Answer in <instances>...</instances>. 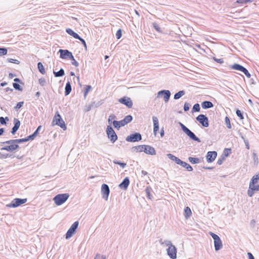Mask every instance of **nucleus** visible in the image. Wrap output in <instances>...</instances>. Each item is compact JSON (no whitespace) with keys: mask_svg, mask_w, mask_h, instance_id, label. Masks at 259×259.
Returning a JSON list of instances; mask_svg holds the SVG:
<instances>
[{"mask_svg":"<svg viewBox=\"0 0 259 259\" xmlns=\"http://www.w3.org/2000/svg\"><path fill=\"white\" fill-rule=\"evenodd\" d=\"M153 121V130H159V122L157 117H152Z\"/></svg>","mask_w":259,"mask_h":259,"instance_id":"32","label":"nucleus"},{"mask_svg":"<svg viewBox=\"0 0 259 259\" xmlns=\"http://www.w3.org/2000/svg\"><path fill=\"white\" fill-rule=\"evenodd\" d=\"M152 26H153V28L157 32H160V33L162 32V30L161 28L159 26V25L156 22H153L152 23Z\"/></svg>","mask_w":259,"mask_h":259,"instance_id":"42","label":"nucleus"},{"mask_svg":"<svg viewBox=\"0 0 259 259\" xmlns=\"http://www.w3.org/2000/svg\"><path fill=\"white\" fill-rule=\"evenodd\" d=\"M71 60H72L71 64L73 65H74L76 67H77L79 66V63L75 60L74 57H73V59Z\"/></svg>","mask_w":259,"mask_h":259,"instance_id":"64","label":"nucleus"},{"mask_svg":"<svg viewBox=\"0 0 259 259\" xmlns=\"http://www.w3.org/2000/svg\"><path fill=\"white\" fill-rule=\"evenodd\" d=\"M39 131H35V132L31 135L26 137L28 141L33 140L39 134Z\"/></svg>","mask_w":259,"mask_h":259,"instance_id":"31","label":"nucleus"},{"mask_svg":"<svg viewBox=\"0 0 259 259\" xmlns=\"http://www.w3.org/2000/svg\"><path fill=\"white\" fill-rule=\"evenodd\" d=\"M252 0H237L236 3L241 4H246L249 2H252Z\"/></svg>","mask_w":259,"mask_h":259,"instance_id":"52","label":"nucleus"},{"mask_svg":"<svg viewBox=\"0 0 259 259\" xmlns=\"http://www.w3.org/2000/svg\"><path fill=\"white\" fill-rule=\"evenodd\" d=\"M46 82V79L44 78H40L38 79V82L41 86H44Z\"/></svg>","mask_w":259,"mask_h":259,"instance_id":"59","label":"nucleus"},{"mask_svg":"<svg viewBox=\"0 0 259 259\" xmlns=\"http://www.w3.org/2000/svg\"><path fill=\"white\" fill-rule=\"evenodd\" d=\"M66 32L69 34L70 35L73 36L74 38L76 39H80V36L76 32H75L74 31H73L70 28H67L66 29Z\"/></svg>","mask_w":259,"mask_h":259,"instance_id":"23","label":"nucleus"},{"mask_svg":"<svg viewBox=\"0 0 259 259\" xmlns=\"http://www.w3.org/2000/svg\"><path fill=\"white\" fill-rule=\"evenodd\" d=\"M259 180V172L255 175H254L252 178H251L250 183L249 185L254 186L255 185V184L258 182Z\"/></svg>","mask_w":259,"mask_h":259,"instance_id":"22","label":"nucleus"},{"mask_svg":"<svg viewBox=\"0 0 259 259\" xmlns=\"http://www.w3.org/2000/svg\"><path fill=\"white\" fill-rule=\"evenodd\" d=\"M145 191L146 194V197L148 199L152 200L153 197L151 193L153 192V190L151 188V187H150V186L147 187Z\"/></svg>","mask_w":259,"mask_h":259,"instance_id":"25","label":"nucleus"},{"mask_svg":"<svg viewBox=\"0 0 259 259\" xmlns=\"http://www.w3.org/2000/svg\"><path fill=\"white\" fill-rule=\"evenodd\" d=\"M209 234L211 236V237L213 238V240L218 238L219 237H220L218 235H217L211 232H209Z\"/></svg>","mask_w":259,"mask_h":259,"instance_id":"62","label":"nucleus"},{"mask_svg":"<svg viewBox=\"0 0 259 259\" xmlns=\"http://www.w3.org/2000/svg\"><path fill=\"white\" fill-rule=\"evenodd\" d=\"M202 108L204 109L210 108L213 107V104L210 101H205L201 103Z\"/></svg>","mask_w":259,"mask_h":259,"instance_id":"21","label":"nucleus"},{"mask_svg":"<svg viewBox=\"0 0 259 259\" xmlns=\"http://www.w3.org/2000/svg\"><path fill=\"white\" fill-rule=\"evenodd\" d=\"M167 156L170 160L175 161L177 164L180 165L183 167H184L188 171H192L193 170V167L189 164L181 160L172 154L168 153L167 154Z\"/></svg>","mask_w":259,"mask_h":259,"instance_id":"1","label":"nucleus"},{"mask_svg":"<svg viewBox=\"0 0 259 259\" xmlns=\"http://www.w3.org/2000/svg\"><path fill=\"white\" fill-rule=\"evenodd\" d=\"M214 245L215 251H218L222 248V242L220 237L214 240Z\"/></svg>","mask_w":259,"mask_h":259,"instance_id":"20","label":"nucleus"},{"mask_svg":"<svg viewBox=\"0 0 259 259\" xmlns=\"http://www.w3.org/2000/svg\"><path fill=\"white\" fill-rule=\"evenodd\" d=\"M252 156H253V159L254 164H257L258 163V157H257V155L256 153H255V152H253L252 154Z\"/></svg>","mask_w":259,"mask_h":259,"instance_id":"51","label":"nucleus"},{"mask_svg":"<svg viewBox=\"0 0 259 259\" xmlns=\"http://www.w3.org/2000/svg\"><path fill=\"white\" fill-rule=\"evenodd\" d=\"M165 244L166 246H170L172 245L171 242L170 240H165L163 241V245Z\"/></svg>","mask_w":259,"mask_h":259,"instance_id":"60","label":"nucleus"},{"mask_svg":"<svg viewBox=\"0 0 259 259\" xmlns=\"http://www.w3.org/2000/svg\"><path fill=\"white\" fill-rule=\"evenodd\" d=\"M69 197L68 193L59 194L54 197L53 200L57 206H60L65 202Z\"/></svg>","mask_w":259,"mask_h":259,"instance_id":"3","label":"nucleus"},{"mask_svg":"<svg viewBox=\"0 0 259 259\" xmlns=\"http://www.w3.org/2000/svg\"><path fill=\"white\" fill-rule=\"evenodd\" d=\"M130 181L128 177H125L122 182L119 184L118 187L122 190H126L130 185Z\"/></svg>","mask_w":259,"mask_h":259,"instance_id":"18","label":"nucleus"},{"mask_svg":"<svg viewBox=\"0 0 259 259\" xmlns=\"http://www.w3.org/2000/svg\"><path fill=\"white\" fill-rule=\"evenodd\" d=\"M117 39H119L122 36V30L121 29H119L115 34Z\"/></svg>","mask_w":259,"mask_h":259,"instance_id":"50","label":"nucleus"},{"mask_svg":"<svg viewBox=\"0 0 259 259\" xmlns=\"http://www.w3.org/2000/svg\"><path fill=\"white\" fill-rule=\"evenodd\" d=\"M174 125L175 127L177 128H179L180 127H181L182 130H189L188 128H187L185 125H184L180 122L175 121L174 123Z\"/></svg>","mask_w":259,"mask_h":259,"instance_id":"33","label":"nucleus"},{"mask_svg":"<svg viewBox=\"0 0 259 259\" xmlns=\"http://www.w3.org/2000/svg\"><path fill=\"white\" fill-rule=\"evenodd\" d=\"M14 140H15V142H16V143L18 145H19V144L24 143V142H28L27 137H25V138H22V139H14Z\"/></svg>","mask_w":259,"mask_h":259,"instance_id":"41","label":"nucleus"},{"mask_svg":"<svg viewBox=\"0 0 259 259\" xmlns=\"http://www.w3.org/2000/svg\"><path fill=\"white\" fill-rule=\"evenodd\" d=\"M23 104H24L23 101L19 102L16 104V106L14 107V109L16 110H18L23 106Z\"/></svg>","mask_w":259,"mask_h":259,"instance_id":"49","label":"nucleus"},{"mask_svg":"<svg viewBox=\"0 0 259 259\" xmlns=\"http://www.w3.org/2000/svg\"><path fill=\"white\" fill-rule=\"evenodd\" d=\"M12 155H11V154L10 155L7 153L3 154L0 152V158H7L8 157H12Z\"/></svg>","mask_w":259,"mask_h":259,"instance_id":"54","label":"nucleus"},{"mask_svg":"<svg viewBox=\"0 0 259 259\" xmlns=\"http://www.w3.org/2000/svg\"><path fill=\"white\" fill-rule=\"evenodd\" d=\"M171 93L169 90H163L157 93V98H160L163 96V100L165 103H167L170 98Z\"/></svg>","mask_w":259,"mask_h":259,"instance_id":"12","label":"nucleus"},{"mask_svg":"<svg viewBox=\"0 0 259 259\" xmlns=\"http://www.w3.org/2000/svg\"><path fill=\"white\" fill-rule=\"evenodd\" d=\"M196 119L203 127H207L208 126V119L206 115L202 114H200L197 116Z\"/></svg>","mask_w":259,"mask_h":259,"instance_id":"10","label":"nucleus"},{"mask_svg":"<svg viewBox=\"0 0 259 259\" xmlns=\"http://www.w3.org/2000/svg\"><path fill=\"white\" fill-rule=\"evenodd\" d=\"M190 105L187 102H186L184 106V111H187L189 110Z\"/></svg>","mask_w":259,"mask_h":259,"instance_id":"61","label":"nucleus"},{"mask_svg":"<svg viewBox=\"0 0 259 259\" xmlns=\"http://www.w3.org/2000/svg\"><path fill=\"white\" fill-rule=\"evenodd\" d=\"M239 135L241 138L242 139V137L246 138L248 140V139H251L252 138L253 136V134L251 131L247 132L245 134H243L242 133H239Z\"/></svg>","mask_w":259,"mask_h":259,"instance_id":"24","label":"nucleus"},{"mask_svg":"<svg viewBox=\"0 0 259 259\" xmlns=\"http://www.w3.org/2000/svg\"><path fill=\"white\" fill-rule=\"evenodd\" d=\"M59 52L60 53V57L63 59H73L72 53L68 50L60 49Z\"/></svg>","mask_w":259,"mask_h":259,"instance_id":"9","label":"nucleus"},{"mask_svg":"<svg viewBox=\"0 0 259 259\" xmlns=\"http://www.w3.org/2000/svg\"><path fill=\"white\" fill-rule=\"evenodd\" d=\"M78 225V222L76 221L71 226L70 228L68 230L65 234V238L66 239H69L76 232V230L77 229Z\"/></svg>","mask_w":259,"mask_h":259,"instance_id":"7","label":"nucleus"},{"mask_svg":"<svg viewBox=\"0 0 259 259\" xmlns=\"http://www.w3.org/2000/svg\"><path fill=\"white\" fill-rule=\"evenodd\" d=\"M144 151L146 154L151 155H155L156 154V151L154 147L150 145H144Z\"/></svg>","mask_w":259,"mask_h":259,"instance_id":"15","label":"nucleus"},{"mask_svg":"<svg viewBox=\"0 0 259 259\" xmlns=\"http://www.w3.org/2000/svg\"><path fill=\"white\" fill-rule=\"evenodd\" d=\"M225 124L226 125L227 127L228 128H231V123H230V120L228 116H226L225 119Z\"/></svg>","mask_w":259,"mask_h":259,"instance_id":"46","label":"nucleus"},{"mask_svg":"<svg viewBox=\"0 0 259 259\" xmlns=\"http://www.w3.org/2000/svg\"><path fill=\"white\" fill-rule=\"evenodd\" d=\"M37 68L39 71L42 74H45L46 73V71L45 68L41 62H38L37 63Z\"/></svg>","mask_w":259,"mask_h":259,"instance_id":"37","label":"nucleus"},{"mask_svg":"<svg viewBox=\"0 0 259 259\" xmlns=\"http://www.w3.org/2000/svg\"><path fill=\"white\" fill-rule=\"evenodd\" d=\"M78 39L81 42V44L83 45V46H84L85 49H87V44H86V42H85V41L84 40V39H83L81 37H80V39Z\"/></svg>","mask_w":259,"mask_h":259,"instance_id":"63","label":"nucleus"},{"mask_svg":"<svg viewBox=\"0 0 259 259\" xmlns=\"http://www.w3.org/2000/svg\"><path fill=\"white\" fill-rule=\"evenodd\" d=\"M14 125L11 130H18L20 127V122L19 120V119L17 118H14Z\"/></svg>","mask_w":259,"mask_h":259,"instance_id":"36","label":"nucleus"},{"mask_svg":"<svg viewBox=\"0 0 259 259\" xmlns=\"http://www.w3.org/2000/svg\"><path fill=\"white\" fill-rule=\"evenodd\" d=\"M255 191V188L253 186L249 185V188L247 190V195L249 197H252Z\"/></svg>","mask_w":259,"mask_h":259,"instance_id":"35","label":"nucleus"},{"mask_svg":"<svg viewBox=\"0 0 259 259\" xmlns=\"http://www.w3.org/2000/svg\"><path fill=\"white\" fill-rule=\"evenodd\" d=\"M185 94V92L184 90L180 91L178 93H176L174 95V98L175 100L179 99L180 98H181L183 96H184Z\"/></svg>","mask_w":259,"mask_h":259,"instance_id":"34","label":"nucleus"},{"mask_svg":"<svg viewBox=\"0 0 259 259\" xmlns=\"http://www.w3.org/2000/svg\"><path fill=\"white\" fill-rule=\"evenodd\" d=\"M112 124L113 125V126L116 128H120V125L119 124V122H118V121H116V120H113L112 121Z\"/></svg>","mask_w":259,"mask_h":259,"instance_id":"58","label":"nucleus"},{"mask_svg":"<svg viewBox=\"0 0 259 259\" xmlns=\"http://www.w3.org/2000/svg\"><path fill=\"white\" fill-rule=\"evenodd\" d=\"M119 102L125 105L129 108H131L133 106V102L130 98L127 97H124L119 99Z\"/></svg>","mask_w":259,"mask_h":259,"instance_id":"14","label":"nucleus"},{"mask_svg":"<svg viewBox=\"0 0 259 259\" xmlns=\"http://www.w3.org/2000/svg\"><path fill=\"white\" fill-rule=\"evenodd\" d=\"M9 120V118L8 117H0V123L1 124L4 125L6 124L7 121Z\"/></svg>","mask_w":259,"mask_h":259,"instance_id":"47","label":"nucleus"},{"mask_svg":"<svg viewBox=\"0 0 259 259\" xmlns=\"http://www.w3.org/2000/svg\"><path fill=\"white\" fill-rule=\"evenodd\" d=\"M27 201V198H15L10 203L7 205V206L10 208H15L21 204L26 203Z\"/></svg>","mask_w":259,"mask_h":259,"instance_id":"5","label":"nucleus"},{"mask_svg":"<svg viewBox=\"0 0 259 259\" xmlns=\"http://www.w3.org/2000/svg\"><path fill=\"white\" fill-rule=\"evenodd\" d=\"M192 140L201 142L200 140L192 132V131H183Z\"/></svg>","mask_w":259,"mask_h":259,"instance_id":"19","label":"nucleus"},{"mask_svg":"<svg viewBox=\"0 0 259 259\" xmlns=\"http://www.w3.org/2000/svg\"><path fill=\"white\" fill-rule=\"evenodd\" d=\"M225 157H224L222 155L221 156V157L219 158V159L218 160V161H217V164H219V165H221L224 161L225 160Z\"/></svg>","mask_w":259,"mask_h":259,"instance_id":"53","label":"nucleus"},{"mask_svg":"<svg viewBox=\"0 0 259 259\" xmlns=\"http://www.w3.org/2000/svg\"><path fill=\"white\" fill-rule=\"evenodd\" d=\"M113 162L116 164H118V165H120L122 168H124L126 165V164L125 163L120 162V161H117V160H114Z\"/></svg>","mask_w":259,"mask_h":259,"instance_id":"48","label":"nucleus"},{"mask_svg":"<svg viewBox=\"0 0 259 259\" xmlns=\"http://www.w3.org/2000/svg\"><path fill=\"white\" fill-rule=\"evenodd\" d=\"M4 145L7 144V145L1 148V150H6L10 152L18 150L20 148L19 145L17 144L14 140H10L3 143Z\"/></svg>","mask_w":259,"mask_h":259,"instance_id":"2","label":"nucleus"},{"mask_svg":"<svg viewBox=\"0 0 259 259\" xmlns=\"http://www.w3.org/2000/svg\"><path fill=\"white\" fill-rule=\"evenodd\" d=\"M101 193L102 198L107 200L110 194V189L108 185L106 184H102L101 186Z\"/></svg>","mask_w":259,"mask_h":259,"instance_id":"13","label":"nucleus"},{"mask_svg":"<svg viewBox=\"0 0 259 259\" xmlns=\"http://www.w3.org/2000/svg\"><path fill=\"white\" fill-rule=\"evenodd\" d=\"M242 140H243V141L245 143V147H246V149H249L250 147H249V142H248V140L246 139V138H243V137H242Z\"/></svg>","mask_w":259,"mask_h":259,"instance_id":"56","label":"nucleus"},{"mask_svg":"<svg viewBox=\"0 0 259 259\" xmlns=\"http://www.w3.org/2000/svg\"><path fill=\"white\" fill-rule=\"evenodd\" d=\"M232 152V150L231 148H225L222 155L225 158L228 157Z\"/></svg>","mask_w":259,"mask_h":259,"instance_id":"38","label":"nucleus"},{"mask_svg":"<svg viewBox=\"0 0 259 259\" xmlns=\"http://www.w3.org/2000/svg\"><path fill=\"white\" fill-rule=\"evenodd\" d=\"M103 104L102 101H100L97 102H93L90 104L92 106V108H96L100 106H101Z\"/></svg>","mask_w":259,"mask_h":259,"instance_id":"40","label":"nucleus"},{"mask_svg":"<svg viewBox=\"0 0 259 259\" xmlns=\"http://www.w3.org/2000/svg\"><path fill=\"white\" fill-rule=\"evenodd\" d=\"M107 137L112 143L117 140V136L115 131H106Z\"/></svg>","mask_w":259,"mask_h":259,"instance_id":"17","label":"nucleus"},{"mask_svg":"<svg viewBox=\"0 0 259 259\" xmlns=\"http://www.w3.org/2000/svg\"><path fill=\"white\" fill-rule=\"evenodd\" d=\"M8 50L6 48H0V56L7 54Z\"/></svg>","mask_w":259,"mask_h":259,"instance_id":"45","label":"nucleus"},{"mask_svg":"<svg viewBox=\"0 0 259 259\" xmlns=\"http://www.w3.org/2000/svg\"><path fill=\"white\" fill-rule=\"evenodd\" d=\"M217 156V152L215 151H208L207 153L206 158L208 163L213 162Z\"/></svg>","mask_w":259,"mask_h":259,"instance_id":"16","label":"nucleus"},{"mask_svg":"<svg viewBox=\"0 0 259 259\" xmlns=\"http://www.w3.org/2000/svg\"><path fill=\"white\" fill-rule=\"evenodd\" d=\"M236 113L237 115L240 118V119L244 118L243 113L240 110L237 109Z\"/></svg>","mask_w":259,"mask_h":259,"instance_id":"55","label":"nucleus"},{"mask_svg":"<svg viewBox=\"0 0 259 259\" xmlns=\"http://www.w3.org/2000/svg\"><path fill=\"white\" fill-rule=\"evenodd\" d=\"M124 120L125 121V123L126 124H127L128 123L130 122L132 119H133V117L132 115H126L124 118H123Z\"/></svg>","mask_w":259,"mask_h":259,"instance_id":"44","label":"nucleus"},{"mask_svg":"<svg viewBox=\"0 0 259 259\" xmlns=\"http://www.w3.org/2000/svg\"><path fill=\"white\" fill-rule=\"evenodd\" d=\"M55 121L56 122L55 124L59 125L63 130H66V124L58 112H57L55 115L52 122L53 124Z\"/></svg>","mask_w":259,"mask_h":259,"instance_id":"6","label":"nucleus"},{"mask_svg":"<svg viewBox=\"0 0 259 259\" xmlns=\"http://www.w3.org/2000/svg\"><path fill=\"white\" fill-rule=\"evenodd\" d=\"M72 88L70 81H68L65 85V95L68 96L71 92Z\"/></svg>","mask_w":259,"mask_h":259,"instance_id":"27","label":"nucleus"},{"mask_svg":"<svg viewBox=\"0 0 259 259\" xmlns=\"http://www.w3.org/2000/svg\"><path fill=\"white\" fill-rule=\"evenodd\" d=\"M126 141L128 142H136L142 140V135L139 133H135L126 137Z\"/></svg>","mask_w":259,"mask_h":259,"instance_id":"8","label":"nucleus"},{"mask_svg":"<svg viewBox=\"0 0 259 259\" xmlns=\"http://www.w3.org/2000/svg\"><path fill=\"white\" fill-rule=\"evenodd\" d=\"M200 107L198 103L194 104L192 109V112H196L200 111Z\"/></svg>","mask_w":259,"mask_h":259,"instance_id":"39","label":"nucleus"},{"mask_svg":"<svg viewBox=\"0 0 259 259\" xmlns=\"http://www.w3.org/2000/svg\"><path fill=\"white\" fill-rule=\"evenodd\" d=\"M229 67L230 69L241 71L246 76L247 78H250L251 77V74L248 72L247 69L240 64L235 63L232 65H230Z\"/></svg>","mask_w":259,"mask_h":259,"instance_id":"4","label":"nucleus"},{"mask_svg":"<svg viewBox=\"0 0 259 259\" xmlns=\"http://www.w3.org/2000/svg\"><path fill=\"white\" fill-rule=\"evenodd\" d=\"M144 145L134 146L131 148L132 152H142L144 151Z\"/></svg>","mask_w":259,"mask_h":259,"instance_id":"26","label":"nucleus"},{"mask_svg":"<svg viewBox=\"0 0 259 259\" xmlns=\"http://www.w3.org/2000/svg\"><path fill=\"white\" fill-rule=\"evenodd\" d=\"M188 160L193 164H197L201 162V160L199 158L193 157H189Z\"/></svg>","mask_w":259,"mask_h":259,"instance_id":"30","label":"nucleus"},{"mask_svg":"<svg viewBox=\"0 0 259 259\" xmlns=\"http://www.w3.org/2000/svg\"><path fill=\"white\" fill-rule=\"evenodd\" d=\"M192 214V211L190 208L187 206L184 209V216L186 219H188Z\"/></svg>","mask_w":259,"mask_h":259,"instance_id":"28","label":"nucleus"},{"mask_svg":"<svg viewBox=\"0 0 259 259\" xmlns=\"http://www.w3.org/2000/svg\"><path fill=\"white\" fill-rule=\"evenodd\" d=\"M13 86L16 90H18L19 91H22L23 90L22 87L18 83L14 82L13 83Z\"/></svg>","mask_w":259,"mask_h":259,"instance_id":"43","label":"nucleus"},{"mask_svg":"<svg viewBox=\"0 0 259 259\" xmlns=\"http://www.w3.org/2000/svg\"><path fill=\"white\" fill-rule=\"evenodd\" d=\"M53 73L54 74L55 77H61L65 75V72L63 68H61L57 72L54 71Z\"/></svg>","mask_w":259,"mask_h":259,"instance_id":"29","label":"nucleus"},{"mask_svg":"<svg viewBox=\"0 0 259 259\" xmlns=\"http://www.w3.org/2000/svg\"><path fill=\"white\" fill-rule=\"evenodd\" d=\"M212 59L215 61V62H217V63H219L220 64H222L224 63V59L223 58H220V59H218L214 57H213L212 58Z\"/></svg>","mask_w":259,"mask_h":259,"instance_id":"57","label":"nucleus"},{"mask_svg":"<svg viewBox=\"0 0 259 259\" xmlns=\"http://www.w3.org/2000/svg\"><path fill=\"white\" fill-rule=\"evenodd\" d=\"M167 254L171 259L177 258V249L173 244L166 249Z\"/></svg>","mask_w":259,"mask_h":259,"instance_id":"11","label":"nucleus"}]
</instances>
